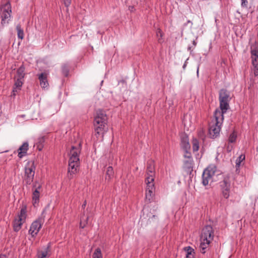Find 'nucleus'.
<instances>
[{
  "mask_svg": "<svg viewBox=\"0 0 258 258\" xmlns=\"http://www.w3.org/2000/svg\"><path fill=\"white\" fill-rule=\"evenodd\" d=\"M245 159V155L241 154L239 157L236 160V167L238 168L240 166L241 162Z\"/></svg>",
  "mask_w": 258,
  "mask_h": 258,
  "instance_id": "cd10ccee",
  "label": "nucleus"
},
{
  "mask_svg": "<svg viewBox=\"0 0 258 258\" xmlns=\"http://www.w3.org/2000/svg\"><path fill=\"white\" fill-rule=\"evenodd\" d=\"M25 68L24 65L21 66L17 71V74L15 78L23 79L25 76Z\"/></svg>",
  "mask_w": 258,
  "mask_h": 258,
  "instance_id": "a211bd4d",
  "label": "nucleus"
},
{
  "mask_svg": "<svg viewBox=\"0 0 258 258\" xmlns=\"http://www.w3.org/2000/svg\"><path fill=\"white\" fill-rule=\"evenodd\" d=\"M107 116L102 110H98L94 118V125L95 127V135L99 139L102 140L104 134L106 130Z\"/></svg>",
  "mask_w": 258,
  "mask_h": 258,
  "instance_id": "f257e3e1",
  "label": "nucleus"
},
{
  "mask_svg": "<svg viewBox=\"0 0 258 258\" xmlns=\"http://www.w3.org/2000/svg\"><path fill=\"white\" fill-rule=\"evenodd\" d=\"M186 258H194V254L191 255H186Z\"/></svg>",
  "mask_w": 258,
  "mask_h": 258,
  "instance_id": "a19ab883",
  "label": "nucleus"
},
{
  "mask_svg": "<svg viewBox=\"0 0 258 258\" xmlns=\"http://www.w3.org/2000/svg\"><path fill=\"white\" fill-rule=\"evenodd\" d=\"M188 60V59H186V60L185 61L184 63L183 64V69H185V68H186V65H187V60Z\"/></svg>",
  "mask_w": 258,
  "mask_h": 258,
  "instance_id": "ea45409f",
  "label": "nucleus"
},
{
  "mask_svg": "<svg viewBox=\"0 0 258 258\" xmlns=\"http://www.w3.org/2000/svg\"><path fill=\"white\" fill-rule=\"evenodd\" d=\"M81 150L80 143L77 147L72 146L70 152L68 172L71 175L77 173L80 165L79 155Z\"/></svg>",
  "mask_w": 258,
  "mask_h": 258,
  "instance_id": "f03ea898",
  "label": "nucleus"
},
{
  "mask_svg": "<svg viewBox=\"0 0 258 258\" xmlns=\"http://www.w3.org/2000/svg\"><path fill=\"white\" fill-rule=\"evenodd\" d=\"M231 148H232V147H231V148H230V147H229V146H228V147H227V151H228V152H230V151H231Z\"/></svg>",
  "mask_w": 258,
  "mask_h": 258,
  "instance_id": "c03bdc74",
  "label": "nucleus"
},
{
  "mask_svg": "<svg viewBox=\"0 0 258 258\" xmlns=\"http://www.w3.org/2000/svg\"><path fill=\"white\" fill-rule=\"evenodd\" d=\"M29 145L27 142L24 143L18 150V156L20 158L24 156L28 150Z\"/></svg>",
  "mask_w": 258,
  "mask_h": 258,
  "instance_id": "2eb2a0df",
  "label": "nucleus"
},
{
  "mask_svg": "<svg viewBox=\"0 0 258 258\" xmlns=\"http://www.w3.org/2000/svg\"><path fill=\"white\" fill-rule=\"evenodd\" d=\"M41 189V185L37 181H35L33 185V190H37L40 191Z\"/></svg>",
  "mask_w": 258,
  "mask_h": 258,
  "instance_id": "7c9ffc66",
  "label": "nucleus"
},
{
  "mask_svg": "<svg viewBox=\"0 0 258 258\" xmlns=\"http://www.w3.org/2000/svg\"><path fill=\"white\" fill-rule=\"evenodd\" d=\"M50 243H49L46 247H44L42 250L38 251L37 256L38 258H46L49 255V252L50 251Z\"/></svg>",
  "mask_w": 258,
  "mask_h": 258,
  "instance_id": "4468645a",
  "label": "nucleus"
},
{
  "mask_svg": "<svg viewBox=\"0 0 258 258\" xmlns=\"http://www.w3.org/2000/svg\"><path fill=\"white\" fill-rule=\"evenodd\" d=\"M231 100L230 92L226 89H221L219 91V102L220 109H217L215 111H219L224 115L227 110L230 108L229 103Z\"/></svg>",
  "mask_w": 258,
  "mask_h": 258,
  "instance_id": "39448f33",
  "label": "nucleus"
},
{
  "mask_svg": "<svg viewBox=\"0 0 258 258\" xmlns=\"http://www.w3.org/2000/svg\"><path fill=\"white\" fill-rule=\"evenodd\" d=\"M1 25L4 27L7 25L10 21L11 13L12 12L11 5L7 3L3 6L1 10Z\"/></svg>",
  "mask_w": 258,
  "mask_h": 258,
  "instance_id": "9d476101",
  "label": "nucleus"
},
{
  "mask_svg": "<svg viewBox=\"0 0 258 258\" xmlns=\"http://www.w3.org/2000/svg\"><path fill=\"white\" fill-rule=\"evenodd\" d=\"M44 140H44V137L39 138L38 143H39L40 144V145H42L43 144V143L44 142Z\"/></svg>",
  "mask_w": 258,
  "mask_h": 258,
  "instance_id": "4c0bfd02",
  "label": "nucleus"
},
{
  "mask_svg": "<svg viewBox=\"0 0 258 258\" xmlns=\"http://www.w3.org/2000/svg\"><path fill=\"white\" fill-rule=\"evenodd\" d=\"M33 196H32V200L33 205L35 206L36 204H37L39 201V197H40V191H38L37 190H33Z\"/></svg>",
  "mask_w": 258,
  "mask_h": 258,
  "instance_id": "4be33fe9",
  "label": "nucleus"
},
{
  "mask_svg": "<svg viewBox=\"0 0 258 258\" xmlns=\"http://www.w3.org/2000/svg\"><path fill=\"white\" fill-rule=\"evenodd\" d=\"M61 71L62 74L67 77L69 73V66L68 64H63L61 67Z\"/></svg>",
  "mask_w": 258,
  "mask_h": 258,
  "instance_id": "393cba45",
  "label": "nucleus"
},
{
  "mask_svg": "<svg viewBox=\"0 0 258 258\" xmlns=\"http://www.w3.org/2000/svg\"><path fill=\"white\" fill-rule=\"evenodd\" d=\"M15 84L14 88L13 90V94L14 95H15V92H17V90H20L21 89V87L22 85L23 84V79H19L17 78H15Z\"/></svg>",
  "mask_w": 258,
  "mask_h": 258,
  "instance_id": "f3484780",
  "label": "nucleus"
},
{
  "mask_svg": "<svg viewBox=\"0 0 258 258\" xmlns=\"http://www.w3.org/2000/svg\"><path fill=\"white\" fill-rule=\"evenodd\" d=\"M187 23H191L192 24L191 22L189 20L187 21Z\"/></svg>",
  "mask_w": 258,
  "mask_h": 258,
  "instance_id": "de8ad7c7",
  "label": "nucleus"
},
{
  "mask_svg": "<svg viewBox=\"0 0 258 258\" xmlns=\"http://www.w3.org/2000/svg\"><path fill=\"white\" fill-rule=\"evenodd\" d=\"M27 217V208L26 206H23L18 217L16 218L13 222V229L15 232L19 231L24 223L25 222Z\"/></svg>",
  "mask_w": 258,
  "mask_h": 258,
  "instance_id": "0eeeda50",
  "label": "nucleus"
},
{
  "mask_svg": "<svg viewBox=\"0 0 258 258\" xmlns=\"http://www.w3.org/2000/svg\"><path fill=\"white\" fill-rule=\"evenodd\" d=\"M35 166L34 162L28 163L25 168L24 180L26 184L30 185L33 181L35 174Z\"/></svg>",
  "mask_w": 258,
  "mask_h": 258,
  "instance_id": "6e6552de",
  "label": "nucleus"
},
{
  "mask_svg": "<svg viewBox=\"0 0 258 258\" xmlns=\"http://www.w3.org/2000/svg\"><path fill=\"white\" fill-rule=\"evenodd\" d=\"M247 0H241V6L242 7H247Z\"/></svg>",
  "mask_w": 258,
  "mask_h": 258,
  "instance_id": "c9c22d12",
  "label": "nucleus"
},
{
  "mask_svg": "<svg viewBox=\"0 0 258 258\" xmlns=\"http://www.w3.org/2000/svg\"><path fill=\"white\" fill-rule=\"evenodd\" d=\"M214 237V231L210 225H207L204 227L201 235V243L200 245V251L202 253L206 252V249L209 246Z\"/></svg>",
  "mask_w": 258,
  "mask_h": 258,
  "instance_id": "20e7f679",
  "label": "nucleus"
},
{
  "mask_svg": "<svg viewBox=\"0 0 258 258\" xmlns=\"http://www.w3.org/2000/svg\"><path fill=\"white\" fill-rule=\"evenodd\" d=\"M0 258H6L5 256H0Z\"/></svg>",
  "mask_w": 258,
  "mask_h": 258,
  "instance_id": "49530a36",
  "label": "nucleus"
},
{
  "mask_svg": "<svg viewBox=\"0 0 258 258\" xmlns=\"http://www.w3.org/2000/svg\"><path fill=\"white\" fill-rule=\"evenodd\" d=\"M252 64L253 66V73L255 76H258V57L251 58Z\"/></svg>",
  "mask_w": 258,
  "mask_h": 258,
  "instance_id": "412c9836",
  "label": "nucleus"
},
{
  "mask_svg": "<svg viewBox=\"0 0 258 258\" xmlns=\"http://www.w3.org/2000/svg\"><path fill=\"white\" fill-rule=\"evenodd\" d=\"M147 187L146 189V200L151 202V200L154 196L155 186L154 181H146Z\"/></svg>",
  "mask_w": 258,
  "mask_h": 258,
  "instance_id": "f8f14e48",
  "label": "nucleus"
},
{
  "mask_svg": "<svg viewBox=\"0 0 258 258\" xmlns=\"http://www.w3.org/2000/svg\"><path fill=\"white\" fill-rule=\"evenodd\" d=\"M64 1V4L66 7H68L71 3V0H63Z\"/></svg>",
  "mask_w": 258,
  "mask_h": 258,
  "instance_id": "e433bc0d",
  "label": "nucleus"
},
{
  "mask_svg": "<svg viewBox=\"0 0 258 258\" xmlns=\"http://www.w3.org/2000/svg\"><path fill=\"white\" fill-rule=\"evenodd\" d=\"M114 171L113 168L111 166H109L106 171V176L108 177V179H110L113 177Z\"/></svg>",
  "mask_w": 258,
  "mask_h": 258,
  "instance_id": "c85d7f7f",
  "label": "nucleus"
},
{
  "mask_svg": "<svg viewBox=\"0 0 258 258\" xmlns=\"http://www.w3.org/2000/svg\"><path fill=\"white\" fill-rule=\"evenodd\" d=\"M18 37L21 39H23L24 37L23 29L21 28L20 24H18L16 26Z\"/></svg>",
  "mask_w": 258,
  "mask_h": 258,
  "instance_id": "5701e85b",
  "label": "nucleus"
},
{
  "mask_svg": "<svg viewBox=\"0 0 258 258\" xmlns=\"http://www.w3.org/2000/svg\"><path fill=\"white\" fill-rule=\"evenodd\" d=\"M192 44H193V45H194V47H195L197 45V42L195 40H193L192 41Z\"/></svg>",
  "mask_w": 258,
  "mask_h": 258,
  "instance_id": "37998d69",
  "label": "nucleus"
},
{
  "mask_svg": "<svg viewBox=\"0 0 258 258\" xmlns=\"http://www.w3.org/2000/svg\"><path fill=\"white\" fill-rule=\"evenodd\" d=\"M44 216L43 217L38 218L34 221L31 225L29 233L31 234L32 237H35L39 232L40 228H41L42 223L44 220Z\"/></svg>",
  "mask_w": 258,
  "mask_h": 258,
  "instance_id": "9b49d317",
  "label": "nucleus"
},
{
  "mask_svg": "<svg viewBox=\"0 0 258 258\" xmlns=\"http://www.w3.org/2000/svg\"><path fill=\"white\" fill-rule=\"evenodd\" d=\"M87 204L86 201H85L83 204L82 205V209L84 210Z\"/></svg>",
  "mask_w": 258,
  "mask_h": 258,
  "instance_id": "58836bf2",
  "label": "nucleus"
},
{
  "mask_svg": "<svg viewBox=\"0 0 258 258\" xmlns=\"http://www.w3.org/2000/svg\"><path fill=\"white\" fill-rule=\"evenodd\" d=\"M192 150L194 152L198 151L199 149V142L197 139H193L192 141Z\"/></svg>",
  "mask_w": 258,
  "mask_h": 258,
  "instance_id": "b1692460",
  "label": "nucleus"
},
{
  "mask_svg": "<svg viewBox=\"0 0 258 258\" xmlns=\"http://www.w3.org/2000/svg\"><path fill=\"white\" fill-rule=\"evenodd\" d=\"M89 216L88 215H85V212L84 211L82 212V215L81 217L80 222V227L81 228H84L86 224H88Z\"/></svg>",
  "mask_w": 258,
  "mask_h": 258,
  "instance_id": "6ab92c4d",
  "label": "nucleus"
},
{
  "mask_svg": "<svg viewBox=\"0 0 258 258\" xmlns=\"http://www.w3.org/2000/svg\"><path fill=\"white\" fill-rule=\"evenodd\" d=\"M219 111H215L214 118L209 123V134L211 138L215 139L220 135L221 126L224 120V115Z\"/></svg>",
  "mask_w": 258,
  "mask_h": 258,
  "instance_id": "7ed1b4c3",
  "label": "nucleus"
},
{
  "mask_svg": "<svg viewBox=\"0 0 258 258\" xmlns=\"http://www.w3.org/2000/svg\"><path fill=\"white\" fill-rule=\"evenodd\" d=\"M146 181H154L155 176L154 164L153 161L147 162Z\"/></svg>",
  "mask_w": 258,
  "mask_h": 258,
  "instance_id": "ddd939ff",
  "label": "nucleus"
},
{
  "mask_svg": "<svg viewBox=\"0 0 258 258\" xmlns=\"http://www.w3.org/2000/svg\"><path fill=\"white\" fill-rule=\"evenodd\" d=\"M216 171L217 167L214 164L210 165L204 170L202 175V183L204 185H207L213 181L212 177Z\"/></svg>",
  "mask_w": 258,
  "mask_h": 258,
  "instance_id": "423d86ee",
  "label": "nucleus"
},
{
  "mask_svg": "<svg viewBox=\"0 0 258 258\" xmlns=\"http://www.w3.org/2000/svg\"><path fill=\"white\" fill-rule=\"evenodd\" d=\"M192 162L193 160L192 158L185 159L184 161V165L185 168L189 169L191 168L192 167Z\"/></svg>",
  "mask_w": 258,
  "mask_h": 258,
  "instance_id": "a878e982",
  "label": "nucleus"
},
{
  "mask_svg": "<svg viewBox=\"0 0 258 258\" xmlns=\"http://www.w3.org/2000/svg\"><path fill=\"white\" fill-rule=\"evenodd\" d=\"M45 213V210H44L42 213V216H43L44 214Z\"/></svg>",
  "mask_w": 258,
  "mask_h": 258,
  "instance_id": "a18cd8bd",
  "label": "nucleus"
},
{
  "mask_svg": "<svg viewBox=\"0 0 258 258\" xmlns=\"http://www.w3.org/2000/svg\"><path fill=\"white\" fill-rule=\"evenodd\" d=\"M199 68H200V64H199L197 67V76H199Z\"/></svg>",
  "mask_w": 258,
  "mask_h": 258,
  "instance_id": "79ce46f5",
  "label": "nucleus"
},
{
  "mask_svg": "<svg viewBox=\"0 0 258 258\" xmlns=\"http://www.w3.org/2000/svg\"><path fill=\"white\" fill-rule=\"evenodd\" d=\"M38 79L40 81V84L42 88H45L48 86L47 80V74L44 73H41L38 75Z\"/></svg>",
  "mask_w": 258,
  "mask_h": 258,
  "instance_id": "dca6fc26",
  "label": "nucleus"
},
{
  "mask_svg": "<svg viewBox=\"0 0 258 258\" xmlns=\"http://www.w3.org/2000/svg\"><path fill=\"white\" fill-rule=\"evenodd\" d=\"M191 49V47H188V49L190 50Z\"/></svg>",
  "mask_w": 258,
  "mask_h": 258,
  "instance_id": "8fccbe9b",
  "label": "nucleus"
},
{
  "mask_svg": "<svg viewBox=\"0 0 258 258\" xmlns=\"http://www.w3.org/2000/svg\"><path fill=\"white\" fill-rule=\"evenodd\" d=\"M181 146L183 150H189L190 146L187 137L182 138L181 142Z\"/></svg>",
  "mask_w": 258,
  "mask_h": 258,
  "instance_id": "aec40b11",
  "label": "nucleus"
},
{
  "mask_svg": "<svg viewBox=\"0 0 258 258\" xmlns=\"http://www.w3.org/2000/svg\"><path fill=\"white\" fill-rule=\"evenodd\" d=\"M220 189L222 197L227 199L230 196L231 182L229 176H225L223 179L219 182Z\"/></svg>",
  "mask_w": 258,
  "mask_h": 258,
  "instance_id": "1a4fd4ad",
  "label": "nucleus"
},
{
  "mask_svg": "<svg viewBox=\"0 0 258 258\" xmlns=\"http://www.w3.org/2000/svg\"><path fill=\"white\" fill-rule=\"evenodd\" d=\"M251 57H258V50L256 49H253L251 50Z\"/></svg>",
  "mask_w": 258,
  "mask_h": 258,
  "instance_id": "72a5a7b5",
  "label": "nucleus"
},
{
  "mask_svg": "<svg viewBox=\"0 0 258 258\" xmlns=\"http://www.w3.org/2000/svg\"><path fill=\"white\" fill-rule=\"evenodd\" d=\"M184 250L186 252V255H191L194 254V250L192 248H191L190 246H187L184 247Z\"/></svg>",
  "mask_w": 258,
  "mask_h": 258,
  "instance_id": "473e14b6",
  "label": "nucleus"
},
{
  "mask_svg": "<svg viewBox=\"0 0 258 258\" xmlns=\"http://www.w3.org/2000/svg\"><path fill=\"white\" fill-rule=\"evenodd\" d=\"M156 35L158 38V42L159 43L161 42V39L163 36V33L160 29H158L156 31Z\"/></svg>",
  "mask_w": 258,
  "mask_h": 258,
  "instance_id": "2f4dec72",
  "label": "nucleus"
},
{
  "mask_svg": "<svg viewBox=\"0 0 258 258\" xmlns=\"http://www.w3.org/2000/svg\"><path fill=\"white\" fill-rule=\"evenodd\" d=\"M155 216H156L155 215H153V216H152V218H155Z\"/></svg>",
  "mask_w": 258,
  "mask_h": 258,
  "instance_id": "09e8293b",
  "label": "nucleus"
},
{
  "mask_svg": "<svg viewBox=\"0 0 258 258\" xmlns=\"http://www.w3.org/2000/svg\"><path fill=\"white\" fill-rule=\"evenodd\" d=\"M185 152V154L184 155V157L186 159L191 158V153L189 152V150H184Z\"/></svg>",
  "mask_w": 258,
  "mask_h": 258,
  "instance_id": "f704fd0d",
  "label": "nucleus"
},
{
  "mask_svg": "<svg viewBox=\"0 0 258 258\" xmlns=\"http://www.w3.org/2000/svg\"><path fill=\"white\" fill-rule=\"evenodd\" d=\"M92 258H103L101 249L97 248L93 254Z\"/></svg>",
  "mask_w": 258,
  "mask_h": 258,
  "instance_id": "bb28decb",
  "label": "nucleus"
},
{
  "mask_svg": "<svg viewBox=\"0 0 258 258\" xmlns=\"http://www.w3.org/2000/svg\"><path fill=\"white\" fill-rule=\"evenodd\" d=\"M237 138V135L236 134L233 132H232L229 136V139H228V142L230 143H234L236 140Z\"/></svg>",
  "mask_w": 258,
  "mask_h": 258,
  "instance_id": "c756f323",
  "label": "nucleus"
}]
</instances>
